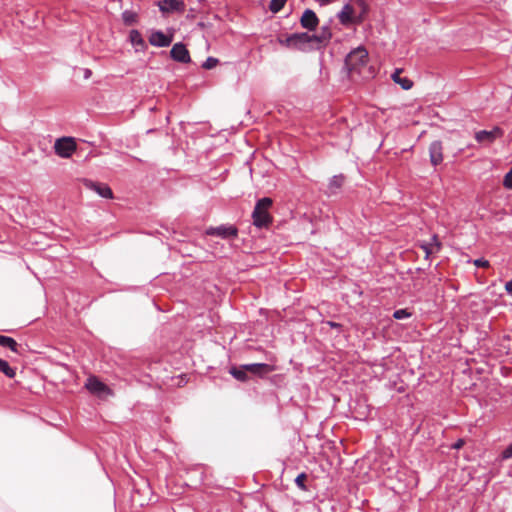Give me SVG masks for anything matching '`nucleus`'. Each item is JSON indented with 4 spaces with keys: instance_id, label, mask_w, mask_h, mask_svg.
Returning a JSON list of instances; mask_svg holds the SVG:
<instances>
[{
    "instance_id": "nucleus-34",
    "label": "nucleus",
    "mask_w": 512,
    "mask_h": 512,
    "mask_svg": "<svg viewBox=\"0 0 512 512\" xmlns=\"http://www.w3.org/2000/svg\"><path fill=\"white\" fill-rule=\"evenodd\" d=\"M463 444H464V441L460 439V440H458V441L453 445V448H455V449H459V448H461V447L463 446Z\"/></svg>"
},
{
    "instance_id": "nucleus-27",
    "label": "nucleus",
    "mask_w": 512,
    "mask_h": 512,
    "mask_svg": "<svg viewBox=\"0 0 512 512\" xmlns=\"http://www.w3.org/2000/svg\"><path fill=\"white\" fill-rule=\"evenodd\" d=\"M305 479H306V475L304 473L299 474L295 479L297 486L304 489L305 488V486H304Z\"/></svg>"
},
{
    "instance_id": "nucleus-10",
    "label": "nucleus",
    "mask_w": 512,
    "mask_h": 512,
    "mask_svg": "<svg viewBox=\"0 0 512 512\" xmlns=\"http://www.w3.org/2000/svg\"><path fill=\"white\" fill-rule=\"evenodd\" d=\"M172 42V36L161 31H153L149 36V43L155 47H167Z\"/></svg>"
},
{
    "instance_id": "nucleus-4",
    "label": "nucleus",
    "mask_w": 512,
    "mask_h": 512,
    "mask_svg": "<svg viewBox=\"0 0 512 512\" xmlns=\"http://www.w3.org/2000/svg\"><path fill=\"white\" fill-rule=\"evenodd\" d=\"M54 149L58 156L69 158L76 150V142L72 137H63L56 140Z\"/></svg>"
},
{
    "instance_id": "nucleus-31",
    "label": "nucleus",
    "mask_w": 512,
    "mask_h": 512,
    "mask_svg": "<svg viewBox=\"0 0 512 512\" xmlns=\"http://www.w3.org/2000/svg\"><path fill=\"white\" fill-rule=\"evenodd\" d=\"M505 290L508 294L512 295V280L506 283Z\"/></svg>"
},
{
    "instance_id": "nucleus-9",
    "label": "nucleus",
    "mask_w": 512,
    "mask_h": 512,
    "mask_svg": "<svg viewBox=\"0 0 512 512\" xmlns=\"http://www.w3.org/2000/svg\"><path fill=\"white\" fill-rule=\"evenodd\" d=\"M171 57L178 62L181 63H188L190 62V55L189 51L182 43H176L173 45L171 51H170Z\"/></svg>"
},
{
    "instance_id": "nucleus-33",
    "label": "nucleus",
    "mask_w": 512,
    "mask_h": 512,
    "mask_svg": "<svg viewBox=\"0 0 512 512\" xmlns=\"http://www.w3.org/2000/svg\"><path fill=\"white\" fill-rule=\"evenodd\" d=\"M317 3H319L320 5L324 6V5H328L330 4L331 2H333L334 0H315Z\"/></svg>"
},
{
    "instance_id": "nucleus-19",
    "label": "nucleus",
    "mask_w": 512,
    "mask_h": 512,
    "mask_svg": "<svg viewBox=\"0 0 512 512\" xmlns=\"http://www.w3.org/2000/svg\"><path fill=\"white\" fill-rule=\"evenodd\" d=\"M137 14L134 11L126 10L122 13V20L126 25H133L137 22Z\"/></svg>"
},
{
    "instance_id": "nucleus-29",
    "label": "nucleus",
    "mask_w": 512,
    "mask_h": 512,
    "mask_svg": "<svg viewBox=\"0 0 512 512\" xmlns=\"http://www.w3.org/2000/svg\"><path fill=\"white\" fill-rule=\"evenodd\" d=\"M474 265L477 267H488L489 261L484 258H479V259L474 260Z\"/></svg>"
},
{
    "instance_id": "nucleus-12",
    "label": "nucleus",
    "mask_w": 512,
    "mask_h": 512,
    "mask_svg": "<svg viewBox=\"0 0 512 512\" xmlns=\"http://www.w3.org/2000/svg\"><path fill=\"white\" fill-rule=\"evenodd\" d=\"M208 235H217L222 238H230L235 237L237 235V229L232 226H219V227H211L207 230Z\"/></svg>"
},
{
    "instance_id": "nucleus-37",
    "label": "nucleus",
    "mask_w": 512,
    "mask_h": 512,
    "mask_svg": "<svg viewBox=\"0 0 512 512\" xmlns=\"http://www.w3.org/2000/svg\"><path fill=\"white\" fill-rule=\"evenodd\" d=\"M92 72L89 69L84 70V77L87 79L91 76Z\"/></svg>"
},
{
    "instance_id": "nucleus-32",
    "label": "nucleus",
    "mask_w": 512,
    "mask_h": 512,
    "mask_svg": "<svg viewBox=\"0 0 512 512\" xmlns=\"http://www.w3.org/2000/svg\"><path fill=\"white\" fill-rule=\"evenodd\" d=\"M355 2L362 8L363 13L366 12L367 6L363 0H355Z\"/></svg>"
},
{
    "instance_id": "nucleus-36",
    "label": "nucleus",
    "mask_w": 512,
    "mask_h": 512,
    "mask_svg": "<svg viewBox=\"0 0 512 512\" xmlns=\"http://www.w3.org/2000/svg\"><path fill=\"white\" fill-rule=\"evenodd\" d=\"M326 325L332 327V328H339L340 327V324L338 323H335V322H327Z\"/></svg>"
},
{
    "instance_id": "nucleus-22",
    "label": "nucleus",
    "mask_w": 512,
    "mask_h": 512,
    "mask_svg": "<svg viewBox=\"0 0 512 512\" xmlns=\"http://www.w3.org/2000/svg\"><path fill=\"white\" fill-rule=\"evenodd\" d=\"M284 4H285V0H271L270 10L273 12H278L282 9Z\"/></svg>"
},
{
    "instance_id": "nucleus-13",
    "label": "nucleus",
    "mask_w": 512,
    "mask_h": 512,
    "mask_svg": "<svg viewBox=\"0 0 512 512\" xmlns=\"http://www.w3.org/2000/svg\"><path fill=\"white\" fill-rule=\"evenodd\" d=\"M430 161L436 166L443 160L442 145L439 141L431 143L429 147Z\"/></svg>"
},
{
    "instance_id": "nucleus-20",
    "label": "nucleus",
    "mask_w": 512,
    "mask_h": 512,
    "mask_svg": "<svg viewBox=\"0 0 512 512\" xmlns=\"http://www.w3.org/2000/svg\"><path fill=\"white\" fill-rule=\"evenodd\" d=\"M299 36L290 35L286 39H279L280 44L287 47H298Z\"/></svg>"
},
{
    "instance_id": "nucleus-24",
    "label": "nucleus",
    "mask_w": 512,
    "mask_h": 512,
    "mask_svg": "<svg viewBox=\"0 0 512 512\" xmlns=\"http://www.w3.org/2000/svg\"><path fill=\"white\" fill-rule=\"evenodd\" d=\"M395 319H405L411 316V313L407 309L396 310L393 314Z\"/></svg>"
},
{
    "instance_id": "nucleus-3",
    "label": "nucleus",
    "mask_w": 512,
    "mask_h": 512,
    "mask_svg": "<svg viewBox=\"0 0 512 512\" xmlns=\"http://www.w3.org/2000/svg\"><path fill=\"white\" fill-rule=\"evenodd\" d=\"M273 370V366L265 363H253L243 365L240 368H232L230 370L231 375L239 381H245L247 379L246 373L250 372L257 375H265Z\"/></svg>"
},
{
    "instance_id": "nucleus-30",
    "label": "nucleus",
    "mask_w": 512,
    "mask_h": 512,
    "mask_svg": "<svg viewBox=\"0 0 512 512\" xmlns=\"http://www.w3.org/2000/svg\"><path fill=\"white\" fill-rule=\"evenodd\" d=\"M422 248L424 249L426 256H428L430 253L434 251V249L432 248V244L430 246L423 245Z\"/></svg>"
},
{
    "instance_id": "nucleus-28",
    "label": "nucleus",
    "mask_w": 512,
    "mask_h": 512,
    "mask_svg": "<svg viewBox=\"0 0 512 512\" xmlns=\"http://www.w3.org/2000/svg\"><path fill=\"white\" fill-rule=\"evenodd\" d=\"M294 36H299L298 45L310 41V36L307 33H295Z\"/></svg>"
},
{
    "instance_id": "nucleus-7",
    "label": "nucleus",
    "mask_w": 512,
    "mask_h": 512,
    "mask_svg": "<svg viewBox=\"0 0 512 512\" xmlns=\"http://www.w3.org/2000/svg\"><path fill=\"white\" fill-rule=\"evenodd\" d=\"M503 135L502 130L499 127H494L492 130H481L475 133V139L483 144L489 145L493 143L496 139L500 138Z\"/></svg>"
},
{
    "instance_id": "nucleus-26",
    "label": "nucleus",
    "mask_w": 512,
    "mask_h": 512,
    "mask_svg": "<svg viewBox=\"0 0 512 512\" xmlns=\"http://www.w3.org/2000/svg\"><path fill=\"white\" fill-rule=\"evenodd\" d=\"M512 458V442L503 450L501 454L502 460H507Z\"/></svg>"
},
{
    "instance_id": "nucleus-14",
    "label": "nucleus",
    "mask_w": 512,
    "mask_h": 512,
    "mask_svg": "<svg viewBox=\"0 0 512 512\" xmlns=\"http://www.w3.org/2000/svg\"><path fill=\"white\" fill-rule=\"evenodd\" d=\"M87 187L93 191H95L98 195H100L103 198H112V190L110 187L106 184L101 183H95V182H88Z\"/></svg>"
},
{
    "instance_id": "nucleus-23",
    "label": "nucleus",
    "mask_w": 512,
    "mask_h": 512,
    "mask_svg": "<svg viewBox=\"0 0 512 512\" xmlns=\"http://www.w3.org/2000/svg\"><path fill=\"white\" fill-rule=\"evenodd\" d=\"M218 59L214 57H208L205 62L203 63L202 67L205 69H212L217 66Z\"/></svg>"
},
{
    "instance_id": "nucleus-35",
    "label": "nucleus",
    "mask_w": 512,
    "mask_h": 512,
    "mask_svg": "<svg viewBox=\"0 0 512 512\" xmlns=\"http://www.w3.org/2000/svg\"><path fill=\"white\" fill-rule=\"evenodd\" d=\"M432 240H433V243H434V245L436 247V250H439L440 249V243L438 242L437 237L433 236Z\"/></svg>"
},
{
    "instance_id": "nucleus-1",
    "label": "nucleus",
    "mask_w": 512,
    "mask_h": 512,
    "mask_svg": "<svg viewBox=\"0 0 512 512\" xmlns=\"http://www.w3.org/2000/svg\"><path fill=\"white\" fill-rule=\"evenodd\" d=\"M345 64L352 79H370L375 75L374 69L369 65L368 52L362 46L347 55Z\"/></svg>"
},
{
    "instance_id": "nucleus-16",
    "label": "nucleus",
    "mask_w": 512,
    "mask_h": 512,
    "mask_svg": "<svg viewBox=\"0 0 512 512\" xmlns=\"http://www.w3.org/2000/svg\"><path fill=\"white\" fill-rule=\"evenodd\" d=\"M401 72L402 70L401 69H396L395 72L392 74V80L401 86L402 89L404 90H409L412 88L413 86V82L412 80H410L409 78L407 77H401Z\"/></svg>"
},
{
    "instance_id": "nucleus-18",
    "label": "nucleus",
    "mask_w": 512,
    "mask_h": 512,
    "mask_svg": "<svg viewBox=\"0 0 512 512\" xmlns=\"http://www.w3.org/2000/svg\"><path fill=\"white\" fill-rule=\"evenodd\" d=\"M0 371L3 372L7 377L13 378L16 374L15 368L11 367L9 363L0 358Z\"/></svg>"
},
{
    "instance_id": "nucleus-2",
    "label": "nucleus",
    "mask_w": 512,
    "mask_h": 512,
    "mask_svg": "<svg viewBox=\"0 0 512 512\" xmlns=\"http://www.w3.org/2000/svg\"><path fill=\"white\" fill-rule=\"evenodd\" d=\"M271 205L272 200L267 197L262 198L257 202L252 214L253 223L256 227H267L271 223V216L269 214V208Z\"/></svg>"
},
{
    "instance_id": "nucleus-6",
    "label": "nucleus",
    "mask_w": 512,
    "mask_h": 512,
    "mask_svg": "<svg viewBox=\"0 0 512 512\" xmlns=\"http://www.w3.org/2000/svg\"><path fill=\"white\" fill-rule=\"evenodd\" d=\"M337 17L340 23L344 26L351 25L353 23L361 22V16L357 17L355 10L352 5L345 4L342 9L338 12Z\"/></svg>"
},
{
    "instance_id": "nucleus-21",
    "label": "nucleus",
    "mask_w": 512,
    "mask_h": 512,
    "mask_svg": "<svg viewBox=\"0 0 512 512\" xmlns=\"http://www.w3.org/2000/svg\"><path fill=\"white\" fill-rule=\"evenodd\" d=\"M342 184H343V177L341 175L334 176L330 180L329 188H330L331 192H335V190L340 188L342 186Z\"/></svg>"
},
{
    "instance_id": "nucleus-17",
    "label": "nucleus",
    "mask_w": 512,
    "mask_h": 512,
    "mask_svg": "<svg viewBox=\"0 0 512 512\" xmlns=\"http://www.w3.org/2000/svg\"><path fill=\"white\" fill-rule=\"evenodd\" d=\"M0 346L14 352L19 349L17 342L13 338L3 335H0Z\"/></svg>"
},
{
    "instance_id": "nucleus-8",
    "label": "nucleus",
    "mask_w": 512,
    "mask_h": 512,
    "mask_svg": "<svg viewBox=\"0 0 512 512\" xmlns=\"http://www.w3.org/2000/svg\"><path fill=\"white\" fill-rule=\"evenodd\" d=\"M157 5L163 13H171L174 11L183 12L185 10V4L181 0H161Z\"/></svg>"
},
{
    "instance_id": "nucleus-25",
    "label": "nucleus",
    "mask_w": 512,
    "mask_h": 512,
    "mask_svg": "<svg viewBox=\"0 0 512 512\" xmlns=\"http://www.w3.org/2000/svg\"><path fill=\"white\" fill-rule=\"evenodd\" d=\"M503 186L507 189H512V168L509 172L504 176Z\"/></svg>"
},
{
    "instance_id": "nucleus-15",
    "label": "nucleus",
    "mask_w": 512,
    "mask_h": 512,
    "mask_svg": "<svg viewBox=\"0 0 512 512\" xmlns=\"http://www.w3.org/2000/svg\"><path fill=\"white\" fill-rule=\"evenodd\" d=\"M301 24L304 28L313 30L318 24V18L312 10H306L301 17Z\"/></svg>"
},
{
    "instance_id": "nucleus-5",
    "label": "nucleus",
    "mask_w": 512,
    "mask_h": 512,
    "mask_svg": "<svg viewBox=\"0 0 512 512\" xmlns=\"http://www.w3.org/2000/svg\"><path fill=\"white\" fill-rule=\"evenodd\" d=\"M85 387L89 390V392L100 398H107L112 394L108 386L93 376L87 379Z\"/></svg>"
},
{
    "instance_id": "nucleus-11",
    "label": "nucleus",
    "mask_w": 512,
    "mask_h": 512,
    "mask_svg": "<svg viewBox=\"0 0 512 512\" xmlns=\"http://www.w3.org/2000/svg\"><path fill=\"white\" fill-rule=\"evenodd\" d=\"M129 41L136 53H143L147 49V44L138 30H131Z\"/></svg>"
}]
</instances>
